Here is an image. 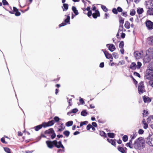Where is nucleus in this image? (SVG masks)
<instances>
[{
    "mask_svg": "<svg viewBox=\"0 0 153 153\" xmlns=\"http://www.w3.org/2000/svg\"><path fill=\"white\" fill-rule=\"evenodd\" d=\"M145 141L142 137H139L136 140L133 144L134 147L136 149L140 150L145 146Z\"/></svg>",
    "mask_w": 153,
    "mask_h": 153,
    "instance_id": "obj_1",
    "label": "nucleus"
},
{
    "mask_svg": "<svg viewBox=\"0 0 153 153\" xmlns=\"http://www.w3.org/2000/svg\"><path fill=\"white\" fill-rule=\"evenodd\" d=\"M146 55L143 60L144 63H148L151 59H153V48H150L146 51Z\"/></svg>",
    "mask_w": 153,
    "mask_h": 153,
    "instance_id": "obj_2",
    "label": "nucleus"
},
{
    "mask_svg": "<svg viewBox=\"0 0 153 153\" xmlns=\"http://www.w3.org/2000/svg\"><path fill=\"white\" fill-rule=\"evenodd\" d=\"M153 79V72L147 70L145 75L144 76V79L148 80H150Z\"/></svg>",
    "mask_w": 153,
    "mask_h": 153,
    "instance_id": "obj_3",
    "label": "nucleus"
},
{
    "mask_svg": "<svg viewBox=\"0 0 153 153\" xmlns=\"http://www.w3.org/2000/svg\"><path fill=\"white\" fill-rule=\"evenodd\" d=\"M45 134H51V138L52 139H54L56 136V134L55 133L54 131L52 128H51L46 130L45 132Z\"/></svg>",
    "mask_w": 153,
    "mask_h": 153,
    "instance_id": "obj_4",
    "label": "nucleus"
},
{
    "mask_svg": "<svg viewBox=\"0 0 153 153\" xmlns=\"http://www.w3.org/2000/svg\"><path fill=\"white\" fill-rule=\"evenodd\" d=\"M138 91L139 93L140 94H142L144 92V87L143 82H141L139 83L138 86Z\"/></svg>",
    "mask_w": 153,
    "mask_h": 153,
    "instance_id": "obj_5",
    "label": "nucleus"
},
{
    "mask_svg": "<svg viewBox=\"0 0 153 153\" xmlns=\"http://www.w3.org/2000/svg\"><path fill=\"white\" fill-rule=\"evenodd\" d=\"M145 24L149 30L153 29V22L150 20H147L145 22Z\"/></svg>",
    "mask_w": 153,
    "mask_h": 153,
    "instance_id": "obj_6",
    "label": "nucleus"
},
{
    "mask_svg": "<svg viewBox=\"0 0 153 153\" xmlns=\"http://www.w3.org/2000/svg\"><path fill=\"white\" fill-rule=\"evenodd\" d=\"M53 142L54 145L57 148H61L63 149H64V147L62 144L61 141H59L58 142L57 140H54L53 141Z\"/></svg>",
    "mask_w": 153,
    "mask_h": 153,
    "instance_id": "obj_7",
    "label": "nucleus"
},
{
    "mask_svg": "<svg viewBox=\"0 0 153 153\" xmlns=\"http://www.w3.org/2000/svg\"><path fill=\"white\" fill-rule=\"evenodd\" d=\"M146 143L150 146H153V135H149L147 138Z\"/></svg>",
    "mask_w": 153,
    "mask_h": 153,
    "instance_id": "obj_8",
    "label": "nucleus"
},
{
    "mask_svg": "<svg viewBox=\"0 0 153 153\" xmlns=\"http://www.w3.org/2000/svg\"><path fill=\"white\" fill-rule=\"evenodd\" d=\"M54 123V121L53 120H52L49 121L47 123H42L43 126L44 127H46L47 126H51L53 125Z\"/></svg>",
    "mask_w": 153,
    "mask_h": 153,
    "instance_id": "obj_9",
    "label": "nucleus"
},
{
    "mask_svg": "<svg viewBox=\"0 0 153 153\" xmlns=\"http://www.w3.org/2000/svg\"><path fill=\"white\" fill-rule=\"evenodd\" d=\"M143 52L141 51L140 52L138 51H135L134 53V56L137 59H139L141 58L143 56Z\"/></svg>",
    "mask_w": 153,
    "mask_h": 153,
    "instance_id": "obj_10",
    "label": "nucleus"
},
{
    "mask_svg": "<svg viewBox=\"0 0 153 153\" xmlns=\"http://www.w3.org/2000/svg\"><path fill=\"white\" fill-rule=\"evenodd\" d=\"M70 19V17L68 15L67 16V18L64 20L65 22H63L60 24L59 25V27L63 26L66 25V23L69 22Z\"/></svg>",
    "mask_w": 153,
    "mask_h": 153,
    "instance_id": "obj_11",
    "label": "nucleus"
},
{
    "mask_svg": "<svg viewBox=\"0 0 153 153\" xmlns=\"http://www.w3.org/2000/svg\"><path fill=\"white\" fill-rule=\"evenodd\" d=\"M106 46L108 47V49L111 52L114 51L116 49L115 46L113 44H108Z\"/></svg>",
    "mask_w": 153,
    "mask_h": 153,
    "instance_id": "obj_12",
    "label": "nucleus"
},
{
    "mask_svg": "<svg viewBox=\"0 0 153 153\" xmlns=\"http://www.w3.org/2000/svg\"><path fill=\"white\" fill-rule=\"evenodd\" d=\"M13 11H10V13L12 14H14L16 16H19V12L18 11V9L16 7H13Z\"/></svg>",
    "mask_w": 153,
    "mask_h": 153,
    "instance_id": "obj_13",
    "label": "nucleus"
},
{
    "mask_svg": "<svg viewBox=\"0 0 153 153\" xmlns=\"http://www.w3.org/2000/svg\"><path fill=\"white\" fill-rule=\"evenodd\" d=\"M46 143L48 147L50 149H52L53 147V145L54 144H53V141H46Z\"/></svg>",
    "mask_w": 153,
    "mask_h": 153,
    "instance_id": "obj_14",
    "label": "nucleus"
},
{
    "mask_svg": "<svg viewBox=\"0 0 153 153\" xmlns=\"http://www.w3.org/2000/svg\"><path fill=\"white\" fill-rule=\"evenodd\" d=\"M143 99L144 102L145 103H149L151 102V99L149 97L144 96L143 97Z\"/></svg>",
    "mask_w": 153,
    "mask_h": 153,
    "instance_id": "obj_15",
    "label": "nucleus"
},
{
    "mask_svg": "<svg viewBox=\"0 0 153 153\" xmlns=\"http://www.w3.org/2000/svg\"><path fill=\"white\" fill-rule=\"evenodd\" d=\"M106 57L108 59H112V56L111 54L109 53L108 52L103 51Z\"/></svg>",
    "mask_w": 153,
    "mask_h": 153,
    "instance_id": "obj_16",
    "label": "nucleus"
},
{
    "mask_svg": "<svg viewBox=\"0 0 153 153\" xmlns=\"http://www.w3.org/2000/svg\"><path fill=\"white\" fill-rule=\"evenodd\" d=\"M92 16L94 19H96L98 16H100L99 12L98 10H96L95 12L92 14Z\"/></svg>",
    "mask_w": 153,
    "mask_h": 153,
    "instance_id": "obj_17",
    "label": "nucleus"
},
{
    "mask_svg": "<svg viewBox=\"0 0 153 153\" xmlns=\"http://www.w3.org/2000/svg\"><path fill=\"white\" fill-rule=\"evenodd\" d=\"M130 68L132 70H135L137 68L136 64L135 62H132L130 66Z\"/></svg>",
    "mask_w": 153,
    "mask_h": 153,
    "instance_id": "obj_18",
    "label": "nucleus"
},
{
    "mask_svg": "<svg viewBox=\"0 0 153 153\" xmlns=\"http://www.w3.org/2000/svg\"><path fill=\"white\" fill-rule=\"evenodd\" d=\"M148 69L147 70H149L153 72V62L150 63L148 66Z\"/></svg>",
    "mask_w": 153,
    "mask_h": 153,
    "instance_id": "obj_19",
    "label": "nucleus"
},
{
    "mask_svg": "<svg viewBox=\"0 0 153 153\" xmlns=\"http://www.w3.org/2000/svg\"><path fill=\"white\" fill-rule=\"evenodd\" d=\"M72 9L75 15H77L79 13L78 12V11L77 10L76 7L73 6L72 7Z\"/></svg>",
    "mask_w": 153,
    "mask_h": 153,
    "instance_id": "obj_20",
    "label": "nucleus"
},
{
    "mask_svg": "<svg viewBox=\"0 0 153 153\" xmlns=\"http://www.w3.org/2000/svg\"><path fill=\"white\" fill-rule=\"evenodd\" d=\"M78 111V110L76 108H74L72 110V111L69 112L67 113V114L69 115H71V113H75Z\"/></svg>",
    "mask_w": 153,
    "mask_h": 153,
    "instance_id": "obj_21",
    "label": "nucleus"
},
{
    "mask_svg": "<svg viewBox=\"0 0 153 153\" xmlns=\"http://www.w3.org/2000/svg\"><path fill=\"white\" fill-rule=\"evenodd\" d=\"M107 141L110 143H111V144L115 146V142L112 139L108 138L107 139Z\"/></svg>",
    "mask_w": 153,
    "mask_h": 153,
    "instance_id": "obj_22",
    "label": "nucleus"
},
{
    "mask_svg": "<svg viewBox=\"0 0 153 153\" xmlns=\"http://www.w3.org/2000/svg\"><path fill=\"white\" fill-rule=\"evenodd\" d=\"M63 7H62L64 11L67 10L68 9V5L67 4L63 3Z\"/></svg>",
    "mask_w": 153,
    "mask_h": 153,
    "instance_id": "obj_23",
    "label": "nucleus"
},
{
    "mask_svg": "<svg viewBox=\"0 0 153 153\" xmlns=\"http://www.w3.org/2000/svg\"><path fill=\"white\" fill-rule=\"evenodd\" d=\"M125 27L127 29H129L130 28V23L128 21H126L125 22L124 25Z\"/></svg>",
    "mask_w": 153,
    "mask_h": 153,
    "instance_id": "obj_24",
    "label": "nucleus"
},
{
    "mask_svg": "<svg viewBox=\"0 0 153 153\" xmlns=\"http://www.w3.org/2000/svg\"><path fill=\"white\" fill-rule=\"evenodd\" d=\"M42 126L43 125H40L34 127V128L36 131H37L41 129L42 128Z\"/></svg>",
    "mask_w": 153,
    "mask_h": 153,
    "instance_id": "obj_25",
    "label": "nucleus"
},
{
    "mask_svg": "<svg viewBox=\"0 0 153 153\" xmlns=\"http://www.w3.org/2000/svg\"><path fill=\"white\" fill-rule=\"evenodd\" d=\"M118 150L122 153H125V150L122 147H120L119 146L117 148Z\"/></svg>",
    "mask_w": 153,
    "mask_h": 153,
    "instance_id": "obj_26",
    "label": "nucleus"
},
{
    "mask_svg": "<svg viewBox=\"0 0 153 153\" xmlns=\"http://www.w3.org/2000/svg\"><path fill=\"white\" fill-rule=\"evenodd\" d=\"M143 11V10L142 8H137V12L139 14H142Z\"/></svg>",
    "mask_w": 153,
    "mask_h": 153,
    "instance_id": "obj_27",
    "label": "nucleus"
},
{
    "mask_svg": "<svg viewBox=\"0 0 153 153\" xmlns=\"http://www.w3.org/2000/svg\"><path fill=\"white\" fill-rule=\"evenodd\" d=\"M73 124V122L72 121H69L67 122L66 123V125L67 126H72Z\"/></svg>",
    "mask_w": 153,
    "mask_h": 153,
    "instance_id": "obj_28",
    "label": "nucleus"
},
{
    "mask_svg": "<svg viewBox=\"0 0 153 153\" xmlns=\"http://www.w3.org/2000/svg\"><path fill=\"white\" fill-rule=\"evenodd\" d=\"M124 22V19L123 18V17H122L121 16L120 17H119V22L120 24V25L121 24H122V25H123Z\"/></svg>",
    "mask_w": 153,
    "mask_h": 153,
    "instance_id": "obj_29",
    "label": "nucleus"
},
{
    "mask_svg": "<svg viewBox=\"0 0 153 153\" xmlns=\"http://www.w3.org/2000/svg\"><path fill=\"white\" fill-rule=\"evenodd\" d=\"M87 114L88 113L85 110H83L81 113V115L83 116H86Z\"/></svg>",
    "mask_w": 153,
    "mask_h": 153,
    "instance_id": "obj_30",
    "label": "nucleus"
},
{
    "mask_svg": "<svg viewBox=\"0 0 153 153\" xmlns=\"http://www.w3.org/2000/svg\"><path fill=\"white\" fill-rule=\"evenodd\" d=\"M70 134V132L68 131H65L63 132V134L66 137H68L69 136Z\"/></svg>",
    "mask_w": 153,
    "mask_h": 153,
    "instance_id": "obj_31",
    "label": "nucleus"
},
{
    "mask_svg": "<svg viewBox=\"0 0 153 153\" xmlns=\"http://www.w3.org/2000/svg\"><path fill=\"white\" fill-rule=\"evenodd\" d=\"M152 120H153V115L149 116L148 118L147 119V122L149 123Z\"/></svg>",
    "mask_w": 153,
    "mask_h": 153,
    "instance_id": "obj_32",
    "label": "nucleus"
},
{
    "mask_svg": "<svg viewBox=\"0 0 153 153\" xmlns=\"http://www.w3.org/2000/svg\"><path fill=\"white\" fill-rule=\"evenodd\" d=\"M108 135L109 137L113 138L114 137V134L113 133H108Z\"/></svg>",
    "mask_w": 153,
    "mask_h": 153,
    "instance_id": "obj_33",
    "label": "nucleus"
},
{
    "mask_svg": "<svg viewBox=\"0 0 153 153\" xmlns=\"http://www.w3.org/2000/svg\"><path fill=\"white\" fill-rule=\"evenodd\" d=\"M123 25H120L119 26V28L118 31V33H120V32H121L123 31Z\"/></svg>",
    "mask_w": 153,
    "mask_h": 153,
    "instance_id": "obj_34",
    "label": "nucleus"
},
{
    "mask_svg": "<svg viewBox=\"0 0 153 153\" xmlns=\"http://www.w3.org/2000/svg\"><path fill=\"white\" fill-rule=\"evenodd\" d=\"M141 65L142 64L140 62H137V65H136L137 68L138 69L140 68Z\"/></svg>",
    "mask_w": 153,
    "mask_h": 153,
    "instance_id": "obj_35",
    "label": "nucleus"
},
{
    "mask_svg": "<svg viewBox=\"0 0 153 153\" xmlns=\"http://www.w3.org/2000/svg\"><path fill=\"white\" fill-rule=\"evenodd\" d=\"M4 149L6 152L7 153H10V150L9 148L7 147H4Z\"/></svg>",
    "mask_w": 153,
    "mask_h": 153,
    "instance_id": "obj_36",
    "label": "nucleus"
},
{
    "mask_svg": "<svg viewBox=\"0 0 153 153\" xmlns=\"http://www.w3.org/2000/svg\"><path fill=\"white\" fill-rule=\"evenodd\" d=\"M88 123V122L87 121L81 122L80 124V126L82 127L83 125H86Z\"/></svg>",
    "mask_w": 153,
    "mask_h": 153,
    "instance_id": "obj_37",
    "label": "nucleus"
},
{
    "mask_svg": "<svg viewBox=\"0 0 153 153\" xmlns=\"http://www.w3.org/2000/svg\"><path fill=\"white\" fill-rule=\"evenodd\" d=\"M101 7L102 10L105 12H107L108 11V9L106 7L103 5H101Z\"/></svg>",
    "mask_w": 153,
    "mask_h": 153,
    "instance_id": "obj_38",
    "label": "nucleus"
},
{
    "mask_svg": "<svg viewBox=\"0 0 153 153\" xmlns=\"http://www.w3.org/2000/svg\"><path fill=\"white\" fill-rule=\"evenodd\" d=\"M128 139V137L127 135H125L123 137V140L124 142H126Z\"/></svg>",
    "mask_w": 153,
    "mask_h": 153,
    "instance_id": "obj_39",
    "label": "nucleus"
},
{
    "mask_svg": "<svg viewBox=\"0 0 153 153\" xmlns=\"http://www.w3.org/2000/svg\"><path fill=\"white\" fill-rule=\"evenodd\" d=\"M112 55L113 57L115 59H117L118 58V54L114 52L112 53Z\"/></svg>",
    "mask_w": 153,
    "mask_h": 153,
    "instance_id": "obj_40",
    "label": "nucleus"
},
{
    "mask_svg": "<svg viewBox=\"0 0 153 153\" xmlns=\"http://www.w3.org/2000/svg\"><path fill=\"white\" fill-rule=\"evenodd\" d=\"M54 121L56 122H57L59 121L60 119L58 117L56 116L54 118Z\"/></svg>",
    "mask_w": 153,
    "mask_h": 153,
    "instance_id": "obj_41",
    "label": "nucleus"
},
{
    "mask_svg": "<svg viewBox=\"0 0 153 153\" xmlns=\"http://www.w3.org/2000/svg\"><path fill=\"white\" fill-rule=\"evenodd\" d=\"M135 11L134 10H131L130 12V15L131 16H134L135 14Z\"/></svg>",
    "mask_w": 153,
    "mask_h": 153,
    "instance_id": "obj_42",
    "label": "nucleus"
},
{
    "mask_svg": "<svg viewBox=\"0 0 153 153\" xmlns=\"http://www.w3.org/2000/svg\"><path fill=\"white\" fill-rule=\"evenodd\" d=\"M148 39L150 42H151L152 44L153 45V36L148 38Z\"/></svg>",
    "mask_w": 153,
    "mask_h": 153,
    "instance_id": "obj_43",
    "label": "nucleus"
},
{
    "mask_svg": "<svg viewBox=\"0 0 153 153\" xmlns=\"http://www.w3.org/2000/svg\"><path fill=\"white\" fill-rule=\"evenodd\" d=\"M124 46V42L123 41L121 42L119 44V47L120 48H123Z\"/></svg>",
    "mask_w": 153,
    "mask_h": 153,
    "instance_id": "obj_44",
    "label": "nucleus"
},
{
    "mask_svg": "<svg viewBox=\"0 0 153 153\" xmlns=\"http://www.w3.org/2000/svg\"><path fill=\"white\" fill-rule=\"evenodd\" d=\"M2 3L4 5H8L9 4L6 0H2Z\"/></svg>",
    "mask_w": 153,
    "mask_h": 153,
    "instance_id": "obj_45",
    "label": "nucleus"
},
{
    "mask_svg": "<svg viewBox=\"0 0 153 153\" xmlns=\"http://www.w3.org/2000/svg\"><path fill=\"white\" fill-rule=\"evenodd\" d=\"M1 141L2 143L4 144H7V142L5 141V139L4 137H2L1 139Z\"/></svg>",
    "mask_w": 153,
    "mask_h": 153,
    "instance_id": "obj_46",
    "label": "nucleus"
},
{
    "mask_svg": "<svg viewBox=\"0 0 153 153\" xmlns=\"http://www.w3.org/2000/svg\"><path fill=\"white\" fill-rule=\"evenodd\" d=\"M136 134L134 133L131 136V139L133 140L136 137Z\"/></svg>",
    "mask_w": 153,
    "mask_h": 153,
    "instance_id": "obj_47",
    "label": "nucleus"
},
{
    "mask_svg": "<svg viewBox=\"0 0 153 153\" xmlns=\"http://www.w3.org/2000/svg\"><path fill=\"white\" fill-rule=\"evenodd\" d=\"M144 132V131L142 129H140L138 131V133L139 134H143V133Z\"/></svg>",
    "mask_w": 153,
    "mask_h": 153,
    "instance_id": "obj_48",
    "label": "nucleus"
},
{
    "mask_svg": "<svg viewBox=\"0 0 153 153\" xmlns=\"http://www.w3.org/2000/svg\"><path fill=\"white\" fill-rule=\"evenodd\" d=\"M148 114V111L146 110H144L143 111V115L144 116H146Z\"/></svg>",
    "mask_w": 153,
    "mask_h": 153,
    "instance_id": "obj_49",
    "label": "nucleus"
},
{
    "mask_svg": "<svg viewBox=\"0 0 153 153\" xmlns=\"http://www.w3.org/2000/svg\"><path fill=\"white\" fill-rule=\"evenodd\" d=\"M143 125V128L144 129H146L148 128V126L147 123H144Z\"/></svg>",
    "mask_w": 153,
    "mask_h": 153,
    "instance_id": "obj_50",
    "label": "nucleus"
},
{
    "mask_svg": "<svg viewBox=\"0 0 153 153\" xmlns=\"http://www.w3.org/2000/svg\"><path fill=\"white\" fill-rule=\"evenodd\" d=\"M100 135L102 136H105V133L103 131H100Z\"/></svg>",
    "mask_w": 153,
    "mask_h": 153,
    "instance_id": "obj_51",
    "label": "nucleus"
},
{
    "mask_svg": "<svg viewBox=\"0 0 153 153\" xmlns=\"http://www.w3.org/2000/svg\"><path fill=\"white\" fill-rule=\"evenodd\" d=\"M134 75L135 76H137L138 77H139V78L140 77V74L138 73L137 72H134Z\"/></svg>",
    "mask_w": 153,
    "mask_h": 153,
    "instance_id": "obj_52",
    "label": "nucleus"
},
{
    "mask_svg": "<svg viewBox=\"0 0 153 153\" xmlns=\"http://www.w3.org/2000/svg\"><path fill=\"white\" fill-rule=\"evenodd\" d=\"M112 12L115 14H117V9L115 8H114L113 9Z\"/></svg>",
    "mask_w": 153,
    "mask_h": 153,
    "instance_id": "obj_53",
    "label": "nucleus"
},
{
    "mask_svg": "<svg viewBox=\"0 0 153 153\" xmlns=\"http://www.w3.org/2000/svg\"><path fill=\"white\" fill-rule=\"evenodd\" d=\"M149 83L150 85L153 88V79L149 81Z\"/></svg>",
    "mask_w": 153,
    "mask_h": 153,
    "instance_id": "obj_54",
    "label": "nucleus"
},
{
    "mask_svg": "<svg viewBox=\"0 0 153 153\" xmlns=\"http://www.w3.org/2000/svg\"><path fill=\"white\" fill-rule=\"evenodd\" d=\"M117 11L119 12H122L123 11V10L120 7H118L117 9Z\"/></svg>",
    "mask_w": 153,
    "mask_h": 153,
    "instance_id": "obj_55",
    "label": "nucleus"
},
{
    "mask_svg": "<svg viewBox=\"0 0 153 153\" xmlns=\"http://www.w3.org/2000/svg\"><path fill=\"white\" fill-rule=\"evenodd\" d=\"M91 128H92V126L91 124H89L87 126L86 128L87 130H89Z\"/></svg>",
    "mask_w": 153,
    "mask_h": 153,
    "instance_id": "obj_56",
    "label": "nucleus"
},
{
    "mask_svg": "<svg viewBox=\"0 0 153 153\" xmlns=\"http://www.w3.org/2000/svg\"><path fill=\"white\" fill-rule=\"evenodd\" d=\"M64 128H65L64 127H61L60 128H59L58 130V131H58V132H61L63 130H64Z\"/></svg>",
    "mask_w": 153,
    "mask_h": 153,
    "instance_id": "obj_57",
    "label": "nucleus"
},
{
    "mask_svg": "<svg viewBox=\"0 0 153 153\" xmlns=\"http://www.w3.org/2000/svg\"><path fill=\"white\" fill-rule=\"evenodd\" d=\"M92 15L91 11H89L88 12V17Z\"/></svg>",
    "mask_w": 153,
    "mask_h": 153,
    "instance_id": "obj_58",
    "label": "nucleus"
},
{
    "mask_svg": "<svg viewBox=\"0 0 153 153\" xmlns=\"http://www.w3.org/2000/svg\"><path fill=\"white\" fill-rule=\"evenodd\" d=\"M79 101L82 104H84V102L82 98H80L79 99Z\"/></svg>",
    "mask_w": 153,
    "mask_h": 153,
    "instance_id": "obj_59",
    "label": "nucleus"
},
{
    "mask_svg": "<svg viewBox=\"0 0 153 153\" xmlns=\"http://www.w3.org/2000/svg\"><path fill=\"white\" fill-rule=\"evenodd\" d=\"M126 146L127 147H129L130 148H133V146H131L130 144H129V143H128L126 144Z\"/></svg>",
    "mask_w": 153,
    "mask_h": 153,
    "instance_id": "obj_60",
    "label": "nucleus"
},
{
    "mask_svg": "<svg viewBox=\"0 0 153 153\" xmlns=\"http://www.w3.org/2000/svg\"><path fill=\"white\" fill-rule=\"evenodd\" d=\"M104 66V62H101L100 65V68H103Z\"/></svg>",
    "mask_w": 153,
    "mask_h": 153,
    "instance_id": "obj_61",
    "label": "nucleus"
},
{
    "mask_svg": "<svg viewBox=\"0 0 153 153\" xmlns=\"http://www.w3.org/2000/svg\"><path fill=\"white\" fill-rule=\"evenodd\" d=\"M92 125L93 126L95 127H96L97 126V124L95 122H92Z\"/></svg>",
    "mask_w": 153,
    "mask_h": 153,
    "instance_id": "obj_62",
    "label": "nucleus"
},
{
    "mask_svg": "<svg viewBox=\"0 0 153 153\" xmlns=\"http://www.w3.org/2000/svg\"><path fill=\"white\" fill-rule=\"evenodd\" d=\"M125 33H121V37L123 38H124L125 37Z\"/></svg>",
    "mask_w": 153,
    "mask_h": 153,
    "instance_id": "obj_63",
    "label": "nucleus"
},
{
    "mask_svg": "<svg viewBox=\"0 0 153 153\" xmlns=\"http://www.w3.org/2000/svg\"><path fill=\"white\" fill-rule=\"evenodd\" d=\"M150 15H153V8H152L150 11Z\"/></svg>",
    "mask_w": 153,
    "mask_h": 153,
    "instance_id": "obj_64",
    "label": "nucleus"
}]
</instances>
